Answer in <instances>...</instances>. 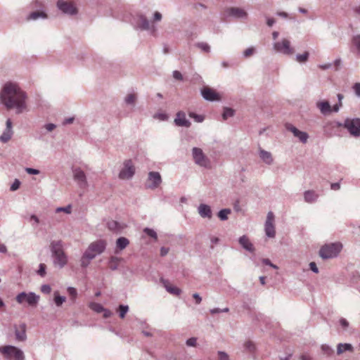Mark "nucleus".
I'll return each mask as SVG.
<instances>
[{
    "instance_id": "16",
    "label": "nucleus",
    "mask_w": 360,
    "mask_h": 360,
    "mask_svg": "<svg viewBox=\"0 0 360 360\" xmlns=\"http://www.w3.org/2000/svg\"><path fill=\"white\" fill-rule=\"evenodd\" d=\"M201 96L207 101H219L221 100L219 94L213 89L205 86L200 90Z\"/></svg>"
},
{
    "instance_id": "62",
    "label": "nucleus",
    "mask_w": 360,
    "mask_h": 360,
    "mask_svg": "<svg viewBox=\"0 0 360 360\" xmlns=\"http://www.w3.org/2000/svg\"><path fill=\"white\" fill-rule=\"evenodd\" d=\"M353 89L355 92V94L357 96H360V83L354 84V85L353 86Z\"/></svg>"
},
{
    "instance_id": "64",
    "label": "nucleus",
    "mask_w": 360,
    "mask_h": 360,
    "mask_svg": "<svg viewBox=\"0 0 360 360\" xmlns=\"http://www.w3.org/2000/svg\"><path fill=\"white\" fill-rule=\"evenodd\" d=\"M341 65L342 60L340 58H337L335 60L334 65L335 66V70H338Z\"/></svg>"
},
{
    "instance_id": "57",
    "label": "nucleus",
    "mask_w": 360,
    "mask_h": 360,
    "mask_svg": "<svg viewBox=\"0 0 360 360\" xmlns=\"http://www.w3.org/2000/svg\"><path fill=\"white\" fill-rule=\"evenodd\" d=\"M339 323H340V326H341L343 328H345V329L349 327V322H348V321H347V319H345V318H341V319L339 320Z\"/></svg>"
},
{
    "instance_id": "29",
    "label": "nucleus",
    "mask_w": 360,
    "mask_h": 360,
    "mask_svg": "<svg viewBox=\"0 0 360 360\" xmlns=\"http://www.w3.org/2000/svg\"><path fill=\"white\" fill-rule=\"evenodd\" d=\"M129 244V240L125 237H120L116 240V247L120 250L125 249Z\"/></svg>"
},
{
    "instance_id": "50",
    "label": "nucleus",
    "mask_w": 360,
    "mask_h": 360,
    "mask_svg": "<svg viewBox=\"0 0 360 360\" xmlns=\"http://www.w3.org/2000/svg\"><path fill=\"white\" fill-rule=\"evenodd\" d=\"M244 347L245 349L248 350L250 352H253L255 349L254 344L251 341L246 342L244 344Z\"/></svg>"
},
{
    "instance_id": "26",
    "label": "nucleus",
    "mask_w": 360,
    "mask_h": 360,
    "mask_svg": "<svg viewBox=\"0 0 360 360\" xmlns=\"http://www.w3.org/2000/svg\"><path fill=\"white\" fill-rule=\"evenodd\" d=\"M107 226L112 231L120 233L125 228L126 225L115 220H110L107 223Z\"/></svg>"
},
{
    "instance_id": "17",
    "label": "nucleus",
    "mask_w": 360,
    "mask_h": 360,
    "mask_svg": "<svg viewBox=\"0 0 360 360\" xmlns=\"http://www.w3.org/2000/svg\"><path fill=\"white\" fill-rule=\"evenodd\" d=\"M285 127L287 130L291 131L295 137L299 139L302 143H305L307 141L309 135L307 132L299 130L291 124H287Z\"/></svg>"
},
{
    "instance_id": "45",
    "label": "nucleus",
    "mask_w": 360,
    "mask_h": 360,
    "mask_svg": "<svg viewBox=\"0 0 360 360\" xmlns=\"http://www.w3.org/2000/svg\"><path fill=\"white\" fill-rule=\"evenodd\" d=\"M46 266L44 264H39V269L37 270V274L39 275L41 277H44L46 274Z\"/></svg>"
},
{
    "instance_id": "51",
    "label": "nucleus",
    "mask_w": 360,
    "mask_h": 360,
    "mask_svg": "<svg viewBox=\"0 0 360 360\" xmlns=\"http://www.w3.org/2000/svg\"><path fill=\"white\" fill-rule=\"evenodd\" d=\"M186 344L188 347H195L197 344V338L194 337L188 338L186 340Z\"/></svg>"
},
{
    "instance_id": "47",
    "label": "nucleus",
    "mask_w": 360,
    "mask_h": 360,
    "mask_svg": "<svg viewBox=\"0 0 360 360\" xmlns=\"http://www.w3.org/2000/svg\"><path fill=\"white\" fill-rule=\"evenodd\" d=\"M155 119H158L161 121H165L168 119V115L162 112H157L153 115Z\"/></svg>"
},
{
    "instance_id": "49",
    "label": "nucleus",
    "mask_w": 360,
    "mask_h": 360,
    "mask_svg": "<svg viewBox=\"0 0 360 360\" xmlns=\"http://www.w3.org/2000/svg\"><path fill=\"white\" fill-rule=\"evenodd\" d=\"M20 181L18 179H15L13 184L11 186L10 190L11 191H15L18 190L20 186Z\"/></svg>"
},
{
    "instance_id": "33",
    "label": "nucleus",
    "mask_w": 360,
    "mask_h": 360,
    "mask_svg": "<svg viewBox=\"0 0 360 360\" xmlns=\"http://www.w3.org/2000/svg\"><path fill=\"white\" fill-rule=\"evenodd\" d=\"M54 303L57 307H61L62 304L66 301L65 296L60 295L58 292H54Z\"/></svg>"
},
{
    "instance_id": "54",
    "label": "nucleus",
    "mask_w": 360,
    "mask_h": 360,
    "mask_svg": "<svg viewBox=\"0 0 360 360\" xmlns=\"http://www.w3.org/2000/svg\"><path fill=\"white\" fill-rule=\"evenodd\" d=\"M67 290H68L69 295H71L73 297V299H75L77 297V292L75 288L68 287Z\"/></svg>"
},
{
    "instance_id": "9",
    "label": "nucleus",
    "mask_w": 360,
    "mask_h": 360,
    "mask_svg": "<svg viewBox=\"0 0 360 360\" xmlns=\"http://www.w3.org/2000/svg\"><path fill=\"white\" fill-rule=\"evenodd\" d=\"M15 300L20 304L26 302L30 307H36L39 301V295L33 292H21L17 295Z\"/></svg>"
},
{
    "instance_id": "46",
    "label": "nucleus",
    "mask_w": 360,
    "mask_h": 360,
    "mask_svg": "<svg viewBox=\"0 0 360 360\" xmlns=\"http://www.w3.org/2000/svg\"><path fill=\"white\" fill-rule=\"evenodd\" d=\"M71 210H72L71 205H68L66 207H59L56 208V212H64L67 214H70Z\"/></svg>"
},
{
    "instance_id": "15",
    "label": "nucleus",
    "mask_w": 360,
    "mask_h": 360,
    "mask_svg": "<svg viewBox=\"0 0 360 360\" xmlns=\"http://www.w3.org/2000/svg\"><path fill=\"white\" fill-rule=\"evenodd\" d=\"M274 221V214L272 212H269L264 224L265 234L269 238H274L276 236V231Z\"/></svg>"
},
{
    "instance_id": "10",
    "label": "nucleus",
    "mask_w": 360,
    "mask_h": 360,
    "mask_svg": "<svg viewBox=\"0 0 360 360\" xmlns=\"http://www.w3.org/2000/svg\"><path fill=\"white\" fill-rule=\"evenodd\" d=\"M56 6L62 13L67 15H75L78 13L75 4L70 1L58 0Z\"/></svg>"
},
{
    "instance_id": "39",
    "label": "nucleus",
    "mask_w": 360,
    "mask_h": 360,
    "mask_svg": "<svg viewBox=\"0 0 360 360\" xmlns=\"http://www.w3.org/2000/svg\"><path fill=\"white\" fill-rule=\"evenodd\" d=\"M143 231L146 234L148 235V236H150V238H153L154 240H157L158 239V234L157 233L155 232V230H153V229H150V228H148V227H146V228H144Z\"/></svg>"
},
{
    "instance_id": "6",
    "label": "nucleus",
    "mask_w": 360,
    "mask_h": 360,
    "mask_svg": "<svg viewBox=\"0 0 360 360\" xmlns=\"http://www.w3.org/2000/svg\"><path fill=\"white\" fill-rule=\"evenodd\" d=\"M0 352L7 360H25L24 352L13 345H6L1 347Z\"/></svg>"
},
{
    "instance_id": "22",
    "label": "nucleus",
    "mask_w": 360,
    "mask_h": 360,
    "mask_svg": "<svg viewBox=\"0 0 360 360\" xmlns=\"http://www.w3.org/2000/svg\"><path fill=\"white\" fill-rule=\"evenodd\" d=\"M304 200L307 203H314L317 201L319 195L313 190H308L304 192Z\"/></svg>"
},
{
    "instance_id": "3",
    "label": "nucleus",
    "mask_w": 360,
    "mask_h": 360,
    "mask_svg": "<svg viewBox=\"0 0 360 360\" xmlns=\"http://www.w3.org/2000/svg\"><path fill=\"white\" fill-rule=\"evenodd\" d=\"M106 248L105 240H98L89 244L80 259V265L82 268L87 267L91 260L96 256L102 254Z\"/></svg>"
},
{
    "instance_id": "1",
    "label": "nucleus",
    "mask_w": 360,
    "mask_h": 360,
    "mask_svg": "<svg viewBox=\"0 0 360 360\" xmlns=\"http://www.w3.org/2000/svg\"><path fill=\"white\" fill-rule=\"evenodd\" d=\"M27 95L16 82L5 83L0 91V101L8 110L14 109L16 114L27 110Z\"/></svg>"
},
{
    "instance_id": "28",
    "label": "nucleus",
    "mask_w": 360,
    "mask_h": 360,
    "mask_svg": "<svg viewBox=\"0 0 360 360\" xmlns=\"http://www.w3.org/2000/svg\"><path fill=\"white\" fill-rule=\"evenodd\" d=\"M48 15L44 11H34L30 13L26 19L27 20H37L39 18L46 19Z\"/></svg>"
},
{
    "instance_id": "12",
    "label": "nucleus",
    "mask_w": 360,
    "mask_h": 360,
    "mask_svg": "<svg viewBox=\"0 0 360 360\" xmlns=\"http://www.w3.org/2000/svg\"><path fill=\"white\" fill-rule=\"evenodd\" d=\"M136 172L135 166L131 160H126L123 162V167L119 173V178L120 179H131Z\"/></svg>"
},
{
    "instance_id": "30",
    "label": "nucleus",
    "mask_w": 360,
    "mask_h": 360,
    "mask_svg": "<svg viewBox=\"0 0 360 360\" xmlns=\"http://www.w3.org/2000/svg\"><path fill=\"white\" fill-rule=\"evenodd\" d=\"M345 351H353V347L349 343H339L337 346V354H341Z\"/></svg>"
},
{
    "instance_id": "41",
    "label": "nucleus",
    "mask_w": 360,
    "mask_h": 360,
    "mask_svg": "<svg viewBox=\"0 0 360 360\" xmlns=\"http://www.w3.org/2000/svg\"><path fill=\"white\" fill-rule=\"evenodd\" d=\"M195 46L198 47L204 52L209 53L210 51V46L207 43L198 42L195 44Z\"/></svg>"
},
{
    "instance_id": "4",
    "label": "nucleus",
    "mask_w": 360,
    "mask_h": 360,
    "mask_svg": "<svg viewBox=\"0 0 360 360\" xmlns=\"http://www.w3.org/2000/svg\"><path fill=\"white\" fill-rule=\"evenodd\" d=\"M50 250L54 266L63 268L68 264V256L63 250V242L60 240H53L50 244Z\"/></svg>"
},
{
    "instance_id": "14",
    "label": "nucleus",
    "mask_w": 360,
    "mask_h": 360,
    "mask_svg": "<svg viewBox=\"0 0 360 360\" xmlns=\"http://www.w3.org/2000/svg\"><path fill=\"white\" fill-rule=\"evenodd\" d=\"M162 183V177L158 172H150L148 175L146 187L149 189L157 188Z\"/></svg>"
},
{
    "instance_id": "61",
    "label": "nucleus",
    "mask_w": 360,
    "mask_h": 360,
    "mask_svg": "<svg viewBox=\"0 0 360 360\" xmlns=\"http://www.w3.org/2000/svg\"><path fill=\"white\" fill-rule=\"evenodd\" d=\"M309 268L310 269L314 272V273H316V274H318L319 273V269L316 266V264L314 262H311L309 263Z\"/></svg>"
},
{
    "instance_id": "55",
    "label": "nucleus",
    "mask_w": 360,
    "mask_h": 360,
    "mask_svg": "<svg viewBox=\"0 0 360 360\" xmlns=\"http://www.w3.org/2000/svg\"><path fill=\"white\" fill-rule=\"evenodd\" d=\"M25 171H26V172L27 174H33V175H37V174H39L40 173L39 169H34V168H30V167L25 168Z\"/></svg>"
},
{
    "instance_id": "40",
    "label": "nucleus",
    "mask_w": 360,
    "mask_h": 360,
    "mask_svg": "<svg viewBox=\"0 0 360 360\" xmlns=\"http://www.w3.org/2000/svg\"><path fill=\"white\" fill-rule=\"evenodd\" d=\"M234 115V110L230 108H224L222 117L224 120H227Z\"/></svg>"
},
{
    "instance_id": "5",
    "label": "nucleus",
    "mask_w": 360,
    "mask_h": 360,
    "mask_svg": "<svg viewBox=\"0 0 360 360\" xmlns=\"http://www.w3.org/2000/svg\"><path fill=\"white\" fill-rule=\"evenodd\" d=\"M332 127H344L349 134L354 137L360 136V119L346 118L344 122H335L331 123Z\"/></svg>"
},
{
    "instance_id": "21",
    "label": "nucleus",
    "mask_w": 360,
    "mask_h": 360,
    "mask_svg": "<svg viewBox=\"0 0 360 360\" xmlns=\"http://www.w3.org/2000/svg\"><path fill=\"white\" fill-rule=\"evenodd\" d=\"M15 335L18 341L23 342L27 339L26 324L21 323L18 327L15 326Z\"/></svg>"
},
{
    "instance_id": "31",
    "label": "nucleus",
    "mask_w": 360,
    "mask_h": 360,
    "mask_svg": "<svg viewBox=\"0 0 360 360\" xmlns=\"http://www.w3.org/2000/svg\"><path fill=\"white\" fill-rule=\"evenodd\" d=\"M122 260V258H119L117 257L112 256L110 258L108 264L109 268L112 271H115L118 269L119 262Z\"/></svg>"
},
{
    "instance_id": "11",
    "label": "nucleus",
    "mask_w": 360,
    "mask_h": 360,
    "mask_svg": "<svg viewBox=\"0 0 360 360\" xmlns=\"http://www.w3.org/2000/svg\"><path fill=\"white\" fill-rule=\"evenodd\" d=\"M273 48L275 51L286 56H291L295 50L290 45V41L288 39H282L281 41L274 42Z\"/></svg>"
},
{
    "instance_id": "56",
    "label": "nucleus",
    "mask_w": 360,
    "mask_h": 360,
    "mask_svg": "<svg viewBox=\"0 0 360 360\" xmlns=\"http://www.w3.org/2000/svg\"><path fill=\"white\" fill-rule=\"evenodd\" d=\"M262 262L264 264L269 266L272 267L273 269H278V266L274 264L273 263H271V262L269 259H262Z\"/></svg>"
},
{
    "instance_id": "2",
    "label": "nucleus",
    "mask_w": 360,
    "mask_h": 360,
    "mask_svg": "<svg viewBox=\"0 0 360 360\" xmlns=\"http://www.w3.org/2000/svg\"><path fill=\"white\" fill-rule=\"evenodd\" d=\"M162 15L159 11H155L153 13L152 22H150L146 15L139 13L136 15L134 28L142 31H148L151 35L156 36L157 27L155 25V22L162 20Z\"/></svg>"
},
{
    "instance_id": "43",
    "label": "nucleus",
    "mask_w": 360,
    "mask_h": 360,
    "mask_svg": "<svg viewBox=\"0 0 360 360\" xmlns=\"http://www.w3.org/2000/svg\"><path fill=\"white\" fill-rule=\"evenodd\" d=\"M189 117L193 118L195 120V122L198 123L202 122L205 120L203 115H198L195 112H189Z\"/></svg>"
},
{
    "instance_id": "53",
    "label": "nucleus",
    "mask_w": 360,
    "mask_h": 360,
    "mask_svg": "<svg viewBox=\"0 0 360 360\" xmlns=\"http://www.w3.org/2000/svg\"><path fill=\"white\" fill-rule=\"evenodd\" d=\"M44 128L48 131L51 132L56 128V125L53 123H48L44 125Z\"/></svg>"
},
{
    "instance_id": "37",
    "label": "nucleus",
    "mask_w": 360,
    "mask_h": 360,
    "mask_svg": "<svg viewBox=\"0 0 360 360\" xmlns=\"http://www.w3.org/2000/svg\"><path fill=\"white\" fill-rule=\"evenodd\" d=\"M309 57V53L308 51H305L302 54H297L296 55V60L298 63H306Z\"/></svg>"
},
{
    "instance_id": "42",
    "label": "nucleus",
    "mask_w": 360,
    "mask_h": 360,
    "mask_svg": "<svg viewBox=\"0 0 360 360\" xmlns=\"http://www.w3.org/2000/svg\"><path fill=\"white\" fill-rule=\"evenodd\" d=\"M165 287L167 291L170 292L171 294L179 295L181 293V290L176 287L168 286L167 285H165Z\"/></svg>"
},
{
    "instance_id": "48",
    "label": "nucleus",
    "mask_w": 360,
    "mask_h": 360,
    "mask_svg": "<svg viewBox=\"0 0 360 360\" xmlns=\"http://www.w3.org/2000/svg\"><path fill=\"white\" fill-rule=\"evenodd\" d=\"M254 53L255 49L253 47H250L243 51V56L244 58H248L250 56H252Z\"/></svg>"
},
{
    "instance_id": "58",
    "label": "nucleus",
    "mask_w": 360,
    "mask_h": 360,
    "mask_svg": "<svg viewBox=\"0 0 360 360\" xmlns=\"http://www.w3.org/2000/svg\"><path fill=\"white\" fill-rule=\"evenodd\" d=\"M218 355L219 360H229L228 354L224 352L219 351Z\"/></svg>"
},
{
    "instance_id": "60",
    "label": "nucleus",
    "mask_w": 360,
    "mask_h": 360,
    "mask_svg": "<svg viewBox=\"0 0 360 360\" xmlns=\"http://www.w3.org/2000/svg\"><path fill=\"white\" fill-rule=\"evenodd\" d=\"M30 221H33V226H37L39 223V219L35 214H32L30 218Z\"/></svg>"
},
{
    "instance_id": "59",
    "label": "nucleus",
    "mask_w": 360,
    "mask_h": 360,
    "mask_svg": "<svg viewBox=\"0 0 360 360\" xmlns=\"http://www.w3.org/2000/svg\"><path fill=\"white\" fill-rule=\"evenodd\" d=\"M172 75H173V77L174 79H176L177 80H180V81L183 80V76L179 71L174 70V71H173Z\"/></svg>"
},
{
    "instance_id": "36",
    "label": "nucleus",
    "mask_w": 360,
    "mask_h": 360,
    "mask_svg": "<svg viewBox=\"0 0 360 360\" xmlns=\"http://www.w3.org/2000/svg\"><path fill=\"white\" fill-rule=\"evenodd\" d=\"M89 307L96 313H101L105 309L102 304L96 302H91L89 304Z\"/></svg>"
},
{
    "instance_id": "27",
    "label": "nucleus",
    "mask_w": 360,
    "mask_h": 360,
    "mask_svg": "<svg viewBox=\"0 0 360 360\" xmlns=\"http://www.w3.org/2000/svg\"><path fill=\"white\" fill-rule=\"evenodd\" d=\"M316 107L323 115H327L332 112L331 106L327 101L317 102Z\"/></svg>"
},
{
    "instance_id": "32",
    "label": "nucleus",
    "mask_w": 360,
    "mask_h": 360,
    "mask_svg": "<svg viewBox=\"0 0 360 360\" xmlns=\"http://www.w3.org/2000/svg\"><path fill=\"white\" fill-rule=\"evenodd\" d=\"M137 100V96L134 93L127 94L124 101V103L128 105H134Z\"/></svg>"
},
{
    "instance_id": "63",
    "label": "nucleus",
    "mask_w": 360,
    "mask_h": 360,
    "mask_svg": "<svg viewBox=\"0 0 360 360\" xmlns=\"http://www.w3.org/2000/svg\"><path fill=\"white\" fill-rule=\"evenodd\" d=\"M193 297L195 299V303L197 304H199L202 301V297H200V295L198 293H194L193 295Z\"/></svg>"
},
{
    "instance_id": "44",
    "label": "nucleus",
    "mask_w": 360,
    "mask_h": 360,
    "mask_svg": "<svg viewBox=\"0 0 360 360\" xmlns=\"http://www.w3.org/2000/svg\"><path fill=\"white\" fill-rule=\"evenodd\" d=\"M352 42L360 53V34L354 35L352 39Z\"/></svg>"
},
{
    "instance_id": "35",
    "label": "nucleus",
    "mask_w": 360,
    "mask_h": 360,
    "mask_svg": "<svg viewBox=\"0 0 360 360\" xmlns=\"http://www.w3.org/2000/svg\"><path fill=\"white\" fill-rule=\"evenodd\" d=\"M117 311L119 313V316L121 319H124L129 311V306L125 304H120L117 309Z\"/></svg>"
},
{
    "instance_id": "8",
    "label": "nucleus",
    "mask_w": 360,
    "mask_h": 360,
    "mask_svg": "<svg viewBox=\"0 0 360 360\" xmlns=\"http://www.w3.org/2000/svg\"><path fill=\"white\" fill-rule=\"evenodd\" d=\"M342 249L340 243H330L322 246L319 250V255L323 259L336 257Z\"/></svg>"
},
{
    "instance_id": "24",
    "label": "nucleus",
    "mask_w": 360,
    "mask_h": 360,
    "mask_svg": "<svg viewBox=\"0 0 360 360\" xmlns=\"http://www.w3.org/2000/svg\"><path fill=\"white\" fill-rule=\"evenodd\" d=\"M238 242L240 245L247 251L250 252H253L255 251L253 244L250 241L246 236L240 237Z\"/></svg>"
},
{
    "instance_id": "34",
    "label": "nucleus",
    "mask_w": 360,
    "mask_h": 360,
    "mask_svg": "<svg viewBox=\"0 0 360 360\" xmlns=\"http://www.w3.org/2000/svg\"><path fill=\"white\" fill-rule=\"evenodd\" d=\"M231 212V210L229 208L222 209L218 212L217 216L221 221H226L228 219V216Z\"/></svg>"
},
{
    "instance_id": "7",
    "label": "nucleus",
    "mask_w": 360,
    "mask_h": 360,
    "mask_svg": "<svg viewBox=\"0 0 360 360\" xmlns=\"http://www.w3.org/2000/svg\"><path fill=\"white\" fill-rule=\"evenodd\" d=\"M193 160L195 165L206 169L211 167V161L203 153L202 150L198 147H193L191 150Z\"/></svg>"
},
{
    "instance_id": "13",
    "label": "nucleus",
    "mask_w": 360,
    "mask_h": 360,
    "mask_svg": "<svg viewBox=\"0 0 360 360\" xmlns=\"http://www.w3.org/2000/svg\"><path fill=\"white\" fill-rule=\"evenodd\" d=\"M73 179L80 188L84 189L88 187V181L84 172L79 167L72 170Z\"/></svg>"
},
{
    "instance_id": "38",
    "label": "nucleus",
    "mask_w": 360,
    "mask_h": 360,
    "mask_svg": "<svg viewBox=\"0 0 360 360\" xmlns=\"http://www.w3.org/2000/svg\"><path fill=\"white\" fill-rule=\"evenodd\" d=\"M321 349L323 354L326 355L327 356H330L334 352L333 348L328 345H322Z\"/></svg>"
},
{
    "instance_id": "25",
    "label": "nucleus",
    "mask_w": 360,
    "mask_h": 360,
    "mask_svg": "<svg viewBox=\"0 0 360 360\" xmlns=\"http://www.w3.org/2000/svg\"><path fill=\"white\" fill-rule=\"evenodd\" d=\"M198 211L200 217L202 218H212V210L209 205L200 204L198 208Z\"/></svg>"
},
{
    "instance_id": "18",
    "label": "nucleus",
    "mask_w": 360,
    "mask_h": 360,
    "mask_svg": "<svg viewBox=\"0 0 360 360\" xmlns=\"http://www.w3.org/2000/svg\"><path fill=\"white\" fill-rule=\"evenodd\" d=\"M13 134V125L11 119H7L6 122V128L2 134L0 136V141L2 143H7Z\"/></svg>"
},
{
    "instance_id": "20",
    "label": "nucleus",
    "mask_w": 360,
    "mask_h": 360,
    "mask_svg": "<svg viewBox=\"0 0 360 360\" xmlns=\"http://www.w3.org/2000/svg\"><path fill=\"white\" fill-rule=\"evenodd\" d=\"M227 13L236 18L245 19L248 17V13L245 10L237 7L228 8Z\"/></svg>"
},
{
    "instance_id": "52",
    "label": "nucleus",
    "mask_w": 360,
    "mask_h": 360,
    "mask_svg": "<svg viewBox=\"0 0 360 360\" xmlns=\"http://www.w3.org/2000/svg\"><path fill=\"white\" fill-rule=\"evenodd\" d=\"M41 291L44 294H49L51 291V288L48 284H44L41 286Z\"/></svg>"
},
{
    "instance_id": "23",
    "label": "nucleus",
    "mask_w": 360,
    "mask_h": 360,
    "mask_svg": "<svg viewBox=\"0 0 360 360\" xmlns=\"http://www.w3.org/2000/svg\"><path fill=\"white\" fill-rule=\"evenodd\" d=\"M259 155L260 159L268 165H271L274 162L272 155L269 151L260 148L259 150Z\"/></svg>"
},
{
    "instance_id": "19",
    "label": "nucleus",
    "mask_w": 360,
    "mask_h": 360,
    "mask_svg": "<svg viewBox=\"0 0 360 360\" xmlns=\"http://www.w3.org/2000/svg\"><path fill=\"white\" fill-rule=\"evenodd\" d=\"M175 125L178 127H190L191 122L186 119V113L183 111H179L174 120Z\"/></svg>"
}]
</instances>
